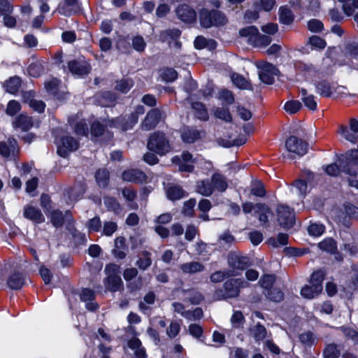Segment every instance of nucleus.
I'll use <instances>...</instances> for the list:
<instances>
[{
    "instance_id": "f257e3e1",
    "label": "nucleus",
    "mask_w": 358,
    "mask_h": 358,
    "mask_svg": "<svg viewBox=\"0 0 358 358\" xmlns=\"http://www.w3.org/2000/svg\"><path fill=\"white\" fill-rule=\"evenodd\" d=\"M340 166L348 184L358 189V150H351L339 158Z\"/></svg>"
},
{
    "instance_id": "79ce46f5",
    "label": "nucleus",
    "mask_w": 358,
    "mask_h": 358,
    "mask_svg": "<svg viewBox=\"0 0 358 358\" xmlns=\"http://www.w3.org/2000/svg\"><path fill=\"white\" fill-rule=\"evenodd\" d=\"M340 355L341 351L334 343L328 344L323 351L324 358H338Z\"/></svg>"
},
{
    "instance_id": "6e6552de",
    "label": "nucleus",
    "mask_w": 358,
    "mask_h": 358,
    "mask_svg": "<svg viewBox=\"0 0 358 358\" xmlns=\"http://www.w3.org/2000/svg\"><path fill=\"white\" fill-rule=\"evenodd\" d=\"M278 222L279 224L285 229L291 228L294 224V214L287 206L283 204L278 205L276 209Z\"/></svg>"
},
{
    "instance_id": "603ef678",
    "label": "nucleus",
    "mask_w": 358,
    "mask_h": 358,
    "mask_svg": "<svg viewBox=\"0 0 358 358\" xmlns=\"http://www.w3.org/2000/svg\"><path fill=\"white\" fill-rule=\"evenodd\" d=\"M275 275L271 274H266L262 276L260 278L259 283L261 287L265 289L269 290L272 288V286L275 281Z\"/></svg>"
},
{
    "instance_id": "e2e57ef3",
    "label": "nucleus",
    "mask_w": 358,
    "mask_h": 358,
    "mask_svg": "<svg viewBox=\"0 0 358 358\" xmlns=\"http://www.w3.org/2000/svg\"><path fill=\"white\" fill-rule=\"evenodd\" d=\"M196 203L195 199H190L184 203L182 213L184 215L191 217L194 215V208Z\"/></svg>"
},
{
    "instance_id": "c03bdc74",
    "label": "nucleus",
    "mask_w": 358,
    "mask_h": 358,
    "mask_svg": "<svg viewBox=\"0 0 358 358\" xmlns=\"http://www.w3.org/2000/svg\"><path fill=\"white\" fill-rule=\"evenodd\" d=\"M271 42V37L262 35L259 33V31H257V34L251 45L257 48H264L269 45Z\"/></svg>"
},
{
    "instance_id": "9d476101",
    "label": "nucleus",
    "mask_w": 358,
    "mask_h": 358,
    "mask_svg": "<svg viewBox=\"0 0 358 358\" xmlns=\"http://www.w3.org/2000/svg\"><path fill=\"white\" fill-rule=\"evenodd\" d=\"M249 286V283L243 279H229L224 284L225 296L228 298L237 297L239 295L240 288Z\"/></svg>"
},
{
    "instance_id": "c756f323",
    "label": "nucleus",
    "mask_w": 358,
    "mask_h": 358,
    "mask_svg": "<svg viewBox=\"0 0 358 358\" xmlns=\"http://www.w3.org/2000/svg\"><path fill=\"white\" fill-rule=\"evenodd\" d=\"M150 255V252L146 250L142 251L139 254L138 258L136 262V265L139 269L145 271L151 266L152 259Z\"/></svg>"
},
{
    "instance_id": "4c0bfd02",
    "label": "nucleus",
    "mask_w": 358,
    "mask_h": 358,
    "mask_svg": "<svg viewBox=\"0 0 358 358\" xmlns=\"http://www.w3.org/2000/svg\"><path fill=\"white\" fill-rule=\"evenodd\" d=\"M109 171L105 169H99L95 175L96 180L99 187H106L109 182Z\"/></svg>"
},
{
    "instance_id": "774afa93",
    "label": "nucleus",
    "mask_w": 358,
    "mask_h": 358,
    "mask_svg": "<svg viewBox=\"0 0 358 358\" xmlns=\"http://www.w3.org/2000/svg\"><path fill=\"white\" fill-rule=\"evenodd\" d=\"M234 242V237L229 231H225L220 234L218 238V243L221 246H229Z\"/></svg>"
},
{
    "instance_id": "5fc2aeb1",
    "label": "nucleus",
    "mask_w": 358,
    "mask_h": 358,
    "mask_svg": "<svg viewBox=\"0 0 358 358\" xmlns=\"http://www.w3.org/2000/svg\"><path fill=\"white\" fill-rule=\"evenodd\" d=\"M246 142V139L241 138H237L234 140H227L224 139L222 138H220L218 139V143L219 145L225 147V148H230L232 146H239L241 145L245 144Z\"/></svg>"
},
{
    "instance_id": "473e14b6",
    "label": "nucleus",
    "mask_w": 358,
    "mask_h": 358,
    "mask_svg": "<svg viewBox=\"0 0 358 358\" xmlns=\"http://www.w3.org/2000/svg\"><path fill=\"white\" fill-rule=\"evenodd\" d=\"M24 278L22 274L19 273H14L12 274L8 280V285L12 289H20L24 282Z\"/></svg>"
},
{
    "instance_id": "dca6fc26",
    "label": "nucleus",
    "mask_w": 358,
    "mask_h": 358,
    "mask_svg": "<svg viewBox=\"0 0 358 358\" xmlns=\"http://www.w3.org/2000/svg\"><path fill=\"white\" fill-rule=\"evenodd\" d=\"M176 15L182 21L192 22L196 19V13L189 6L183 4L176 10Z\"/></svg>"
},
{
    "instance_id": "052dcab7",
    "label": "nucleus",
    "mask_w": 358,
    "mask_h": 358,
    "mask_svg": "<svg viewBox=\"0 0 358 358\" xmlns=\"http://www.w3.org/2000/svg\"><path fill=\"white\" fill-rule=\"evenodd\" d=\"M324 271L321 269L317 270L312 273L309 283L313 284V285L322 286V282L324 280Z\"/></svg>"
},
{
    "instance_id": "6ab92c4d",
    "label": "nucleus",
    "mask_w": 358,
    "mask_h": 358,
    "mask_svg": "<svg viewBox=\"0 0 358 358\" xmlns=\"http://www.w3.org/2000/svg\"><path fill=\"white\" fill-rule=\"evenodd\" d=\"M255 213L258 215V220L262 224L268 222V217L273 215L271 209L265 203L255 204Z\"/></svg>"
},
{
    "instance_id": "338daca9",
    "label": "nucleus",
    "mask_w": 358,
    "mask_h": 358,
    "mask_svg": "<svg viewBox=\"0 0 358 358\" xmlns=\"http://www.w3.org/2000/svg\"><path fill=\"white\" fill-rule=\"evenodd\" d=\"M258 17L259 8L257 3H255V8L254 9H249L246 10L243 17L245 22L248 23H250L256 20Z\"/></svg>"
},
{
    "instance_id": "9b49d317",
    "label": "nucleus",
    "mask_w": 358,
    "mask_h": 358,
    "mask_svg": "<svg viewBox=\"0 0 358 358\" xmlns=\"http://www.w3.org/2000/svg\"><path fill=\"white\" fill-rule=\"evenodd\" d=\"M68 68L72 74L79 76L87 75L90 71V65L85 60L70 61L68 62Z\"/></svg>"
},
{
    "instance_id": "7c9ffc66",
    "label": "nucleus",
    "mask_w": 358,
    "mask_h": 358,
    "mask_svg": "<svg viewBox=\"0 0 358 358\" xmlns=\"http://www.w3.org/2000/svg\"><path fill=\"white\" fill-rule=\"evenodd\" d=\"M301 100L305 106L310 110H315L317 109V102L315 96L313 94H309L306 89H301Z\"/></svg>"
},
{
    "instance_id": "680f3d73",
    "label": "nucleus",
    "mask_w": 358,
    "mask_h": 358,
    "mask_svg": "<svg viewBox=\"0 0 358 358\" xmlns=\"http://www.w3.org/2000/svg\"><path fill=\"white\" fill-rule=\"evenodd\" d=\"M213 26L224 25L227 23V19L226 16L218 10H212Z\"/></svg>"
},
{
    "instance_id": "72a5a7b5",
    "label": "nucleus",
    "mask_w": 358,
    "mask_h": 358,
    "mask_svg": "<svg viewBox=\"0 0 358 358\" xmlns=\"http://www.w3.org/2000/svg\"><path fill=\"white\" fill-rule=\"evenodd\" d=\"M214 116L226 122H231L233 120L229 110L227 108L217 107L213 110Z\"/></svg>"
},
{
    "instance_id": "37998d69",
    "label": "nucleus",
    "mask_w": 358,
    "mask_h": 358,
    "mask_svg": "<svg viewBox=\"0 0 358 358\" xmlns=\"http://www.w3.org/2000/svg\"><path fill=\"white\" fill-rule=\"evenodd\" d=\"M212 11H208L207 9H202L199 18L200 23L203 27L209 28L213 26V17H212Z\"/></svg>"
},
{
    "instance_id": "2eb2a0df",
    "label": "nucleus",
    "mask_w": 358,
    "mask_h": 358,
    "mask_svg": "<svg viewBox=\"0 0 358 358\" xmlns=\"http://www.w3.org/2000/svg\"><path fill=\"white\" fill-rule=\"evenodd\" d=\"M80 8L77 0H65L59 4L58 11L63 15L69 16L79 12Z\"/></svg>"
},
{
    "instance_id": "a878e982",
    "label": "nucleus",
    "mask_w": 358,
    "mask_h": 358,
    "mask_svg": "<svg viewBox=\"0 0 358 358\" xmlns=\"http://www.w3.org/2000/svg\"><path fill=\"white\" fill-rule=\"evenodd\" d=\"M128 347L134 350V355L137 358H146L145 350L142 347L141 341L137 338H133L128 341Z\"/></svg>"
},
{
    "instance_id": "e433bc0d",
    "label": "nucleus",
    "mask_w": 358,
    "mask_h": 358,
    "mask_svg": "<svg viewBox=\"0 0 358 358\" xmlns=\"http://www.w3.org/2000/svg\"><path fill=\"white\" fill-rule=\"evenodd\" d=\"M315 88L317 92L322 96L329 97L332 94L330 84L325 80L315 83Z\"/></svg>"
},
{
    "instance_id": "3c124183",
    "label": "nucleus",
    "mask_w": 358,
    "mask_h": 358,
    "mask_svg": "<svg viewBox=\"0 0 358 358\" xmlns=\"http://www.w3.org/2000/svg\"><path fill=\"white\" fill-rule=\"evenodd\" d=\"M301 108V103L297 100L288 101L284 105L285 110L289 114H294L297 113Z\"/></svg>"
},
{
    "instance_id": "f3484780",
    "label": "nucleus",
    "mask_w": 358,
    "mask_h": 358,
    "mask_svg": "<svg viewBox=\"0 0 358 358\" xmlns=\"http://www.w3.org/2000/svg\"><path fill=\"white\" fill-rule=\"evenodd\" d=\"M17 142L14 138H9L7 141L0 142V155L9 158L15 155Z\"/></svg>"
},
{
    "instance_id": "423d86ee",
    "label": "nucleus",
    "mask_w": 358,
    "mask_h": 358,
    "mask_svg": "<svg viewBox=\"0 0 358 358\" xmlns=\"http://www.w3.org/2000/svg\"><path fill=\"white\" fill-rule=\"evenodd\" d=\"M228 264L231 268L229 271L237 275L250 265L249 258L235 252H231L228 257Z\"/></svg>"
},
{
    "instance_id": "a19ab883",
    "label": "nucleus",
    "mask_w": 358,
    "mask_h": 358,
    "mask_svg": "<svg viewBox=\"0 0 358 358\" xmlns=\"http://www.w3.org/2000/svg\"><path fill=\"white\" fill-rule=\"evenodd\" d=\"M20 87V79L19 77H13L4 84L6 92L10 94L16 93Z\"/></svg>"
},
{
    "instance_id": "393cba45",
    "label": "nucleus",
    "mask_w": 358,
    "mask_h": 358,
    "mask_svg": "<svg viewBox=\"0 0 358 358\" xmlns=\"http://www.w3.org/2000/svg\"><path fill=\"white\" fill-rule=\"evenodd\" d=\"M192 109L194 116L201 121H207L209 118L208 110L205 105L201 102H192Z\"/></svg>"
},
{
    "instance_id": "412c9836",
    "label": "nucleus",
    "mask_w": 358,
    "mask_h": 358,
    "mask_svg": "<svg viewBox=\"0 0 358 358\" xmlns=\"http://www.w3.org/2000/svg\"><path fill=\"white\" fill-rule=\"evenodd\" d=\"M180 268L183 273L194 274L204 271L205 266L198 262H190L180 265Z\"/></svg>"
},
{
    "instance_id": "f03ea898",
    "label": "nucleus",
    "mask_w": 358,
    "mask_h": 358,
    "mask_svg": "<svg viewBox=\"0 0 358 358\" xmlns=\"http://www.w3.org/2000/svg\"><path fill=\"white\" fill-rule=\"evenodd\" d=\"M120 266L115 264H107L105 273L107 278L104 280L105 286L110 292H117L123 289V282L120 275Z\"/></svg>"
},
{
    "instance_id": "ddd939ff",
    "label": "nucleus",
    "mask_w": 358,
    "mask_h": 358,
    "mask_svg": "<svg viewBox=\"0 0 358 358\" xmlns=\"http://www.w3.org/2000/svg\"><path fill=\"white\" fill-rule=\"evenodd\" d=\"M38 127V122H35L31 117L24 114H20L13 122L14 129H20L22 131H27L33 127Z\"/></svg>"
},
{
    "instance_id": "0eeeda50",
    "label": "nucleus",
    "mask_w": 358,
    "mask_h": 358,
    "mask_svg": "<svg viewBox=\"0 0 358 358\" xmlns=\"http://www.w3.org/2000/svg\"><path fill=\"white\" fill-rule=\"evenodd\" d=\"M308 143L295 136H290L285 141V148L289 152L302 157L308 152Z\"/></svg>"
},
{
    "instance_id": "49530a36",
    "label": "nucleus",
    "mask_w": 358,
    "mask_h": 358,
    "mask_svg": "<svg viewBox=\"0 0 358 358\" xmlns=\"http://www.w3.org/2000/svg\"><path fill=\"white\" fill-rule=\"evenodd\" d=\"M234 275H235V273H233L229 270L217 271L211 274L210 279L211 282L216 283L222 282L225 278Z\"/></svg>"
},
{
    "instance_id": "13d9d810",
    "label": "nucleus",
    "mask_w": 358,
    "mask_h": 358,
    "mask_svg": "<svg viewBox=\"0 0 358 358\" xmlns=\"http://www.w3.org/2000/svg\"><path fill=\"white\" fill-rule=\"evenodd\" d=\"M64 216L59 210H53L50 214V221L55 227H61L64 223Z\"/></svg>"
},
{
    "instance_id": "09e8293b",
    "label": "nucleus",
    "mask_w": 358,
    "mask_h": 358,
    "mask_svg": "<svg viewBox=\"0 0 358 358\" xmlns=\"http://www.w3.org/2000/svg\"><path fill=\"white\" fill-rule=\"evenodd\" d=\"M288 243V235L283 233H280L277 238H271L268 240V243L273 247L278 248L287 245Z\"/></svg>"
},
{
    "instance_id": "58836bf2",
    "label": "nucleus",
    "mask_w": 358,
    "mask_h": 358,
    "mask_svg": "<svg viewBox=\"0 0 358 358\" xmlns=\"http://www.w3.org/2000/svg\"><path fill=\"white\" fill-rule=\"evenodd\" d=\"M257 28L255 26H250L239 30V35L241 37L248 38V42L251 45L257 34Z\"/></svg>"
},
{
    "instance_id": "b1692460",
    "label": "nucleus",
    "mask_w": 358,
    "mask_h": 358,
    "mask_svg": "<svg viewBox=\"0 0 358 358\" xmlns=\"http://www.w3.org/2000/svg\"><path fill=\"white\" fill-rule=\"evenodd\" d=\"M187 193L179 185H173L168 187L166 195L171 201L179 200L187 196Z\"/></svg>"
},
{
    "instance_id": "1a4fd4ad",
    "label": "nucleus",
    "mask_w": 358,
    "mask_h": 358,
    "mask_svg": "<svg viewBox=\"0 0 358 358\" xmlns=\"http://www.w3.org/2000/svg\"><path fill=\"white\" fill-rule=\"evenodd\" d=\"M165 117L164 112L159 108H155L151 109L146 115L145 119L141 123V128L145 131L153 129Z\"/></svg>"
},
{
    "instance_id": "5701e85b",
    "label": "nucleus",
    "mask_w": 358,
    "mask_h": 358,
    "mask_svg": "<svg viewBox=\"0 0 358 358\" xmlns=\"http://www.w3.org/2000/svg\"><path fill=\"white\" fill-rule=\"evenodd\" d=\"M322 291V286L313 285V284L306 285L301 289V294L303 297L312 299L318 296Z\"/></svg>"
},
{
    "instance_id": "aec40b11",
    "label": "nucleus",
    "mask_w": 358,
    "mask_h": 358,
    "mask_svg": "<svg viewBox=\"0 0 358 358\" xmlns=\"http://www.w3.org/2000/svg\"><path fill=\"white\" fill-rule=\"evenodd\" d=\"M195 191L203 196H210L214 192L211 180H200L196 181Z\"/></svg>"
},
{
    "instance_id": "cd10ccee",
    "label": "nucleus",
    "mask_w": 358,
    "mask_h": 358,
    "mask_svg": "<svg viewBox=\"0 0 358 358\" xmlns=\"http://www.w3.org/2000/svg\"><path fill=\"white\" fill-rule=\"evenodd\" d=\"M210 180L214 190L216 189L222 192H224L228 187L226 178L220 173L213 174Z\"/></svg>"
},
{
    "instance_id": "4be33fe9",
    "label": "nucleus",
    "mask_w": 358,
    "mask_h": 358,
    "mask_svg": "<svg viewBox=\"0 0 358 358\" xmlns=\"http://www.w3.org/2000/svg\"><path fill=\"white\" fill-rule=\"evenodd\" d=\"M24 215L26 218L36 223H42L45 221V217L41 210L33 206L25 207L24 210Z\"/></svg>"
},
{
    "instance_id": "39448f33",
    "label": "nucleus",
    "mask_w": 358,
    "mask_h": 358,
    "mask_svg": "<svg viewBox=\"0 0 358 358\" xmlns=\"http://www.w3.org/2000/svg\"><path fill=\"white\" fill-rule=\"evenodd\" d=\"M55 143L57 146V153L63 157L70 152L75 151L78 148V143L73 137L68 135H62L56 139Z\"/></svg>"
},
{
    "instance_id": "8fccbe9b",
    "label": "nucleus",
    "mask_w": 358,
    "mask_h": 358,
    "mask_svg": "<svg viewBox=\"0 0 358 358\" xmlns=\"http://www.w3.org/2000/svg\"><path fill=\"white\" fill-rule=\"evenodd\" d=\"M122 193L125 199L129 202L130 207L132 209H136L138 208V205L136 203H133L134 199L136 197V193L132 189L129 188H124L122 190Z\"/></svg>"
},
{
    "instance_id": "7ed1b4c3",
    "label": "nucleus",
    "mask_w": 358,
    "mask_h": 358,
    "mask_svg": "<svg viewBox=\"0 0 358 358\" xmlns=\"http://www.w3.org/2000/svg\"><path fill=\"white\" fill-rule=\"evenodd\" d=\"M148 148L159 155H164L171 150V146L166 135L160 131L152 134L149 138Z\"/></svg>"
},
{
    "instance_id": "ea45409f",
    "label": "nucleus",
    "mask_w": 358,
    "mask_h": 358,
    "mask_svg": "<svg viewBox=\"0 0 358 358\" xmlns=\"http://www.w3.org/2000/svg\"><path fill=\"white\" fill-rule=\"evenodd\" d=\"M233 83L241 90L250 89V83L241 75L238 73H233L231 76Z\"/></svg>"
},
{
    "instance_id": "4d7b16f0",
    "label": "nucleus",
    "mask_w": 358,
    "mask_h": 358,
    "mask_svg": "<svg viewBox=\"0 0 358 358\" xmlns=\"http://www.w3.org/2000/svg\"><path fill=\"white\" fill-rule=\"evenodd\" d=\"M251 194L259 197H264L266 195V190L261 181H254L251 185Z\"/></svg>"
},
{
    "instance_id": "20e7f679",
    "label": "nucleus",
    "mask_w": 358,
    "mask_h": 358,
    "mask_svg": "<svg viewBox=\"0 0 358 358\" xmlns=\"http://www.w3.org/2000/svg\"><path fill=\"white\" fill-rule=\"evenodd\" d=\"M255 65L258 69V76L260 80L266 84H272L274 81V77L279 73L277 67L266 61H258Z\"/></svg>"
},
{
    "instance_id": "a18cd8bd",
    "label": "nucleus",
    "mask_w": 358,
    "mask_h": 358,
    "mask_svg": "<svg viewBox=\"0 0 358 358\" xmlns=\"http://www.w3.org/2000/svg\"><path fill=\"white\" fill-rule=\"evenodd\" d=\"M180 35L178 29H166L160 33L159 38L163 42L169 41V39H176Z\"/></svg>"
},
{
    "instance_id": "2f4dec72",
    "label": "nucleus",
    "mask_w": 358,
    "mask_h": 358,
    "mask_svg": "<svg viewBox=\"0 0 358 358\" xmlns=\"http://www.w3.org/2000/svg\"><path fill=\"white\" fill-rule=\"evenodd\" d=\"M266 328L260 324L259 323L256 325L252 327L250 329V335L255 338L257 342H259L263 341L266 336Z\"/></svg>"
},
{
    "instance_id": "bb28decb",
    "label": "nucleus",
    "mask_w": 358,
    "mask_h": 358,
    "mask_svg": "<svg viewBox=\"0 0 358 358\" xmlns=\"http://www.w3.org/2000/svg\"><path fill=\"white\" fill-rule=\"evenodd\" d=\"M116 96L110 92H102L96 96V101L103 107L113 105L116 101Z\"/></svg>"
},
{
    "instance_id": "bf43d9fd",
    "label": "nucleus",
    "mask_w": 358,
    "mask_h": 358,
    "mask_svg": "<svg viewBox=\"0 0 358 358\" xmlns=\"http://www.w3.org/2000/svg\"><path fill=\"white\" fill-rule=\"evenodd\" d=\"M267 298L275 302H280L283 299V292L278 288H271L266 294Z\"/></svg>"
},
{
    "instance_id": "de8ad7c7",
    "label": "nucleus",
    "mask_w": 358,
    "mask_h": 358,
    "mask_svg": "<svg viewBox=\"0 0 358 358\" xmlns=\"http://www.w3.org/2000/svg\"><path fill=\"white\" fill-rule=\"evenodd\" d=\"M27 71L30 76L38 77L43 73L44 67L41 62H37L31 64L27 69Z\"/></svg>"
},
{
    "instance_id": "a211bd4d",
    "label": "nucleus",
    "mask_w": 358,
    "mask_h": 358,
    "mask_svg": "<svg viewBox=\"0 0 358 358\" xmlns=\"http://www.w3.org/2000/svg\"><path fill=\"white\" fill-rule=\"evenodd\" d=\"M80 298L82 301L86 302V308L90 311H94L98 308L96 303L92 302L95 298L94 292L92 289L84 288L81 290Z\"/></svg>"
},
{
    "instance_id": "f8f14e48",
    "label": "nucleus",
    "mask_w": 358,
    "mask_h": 358,
    "mask_svg": "<svg viewBox=\"0 0 358 358\" xmlns=\"http://www.w3.org/2000/svg\"><path fill=\"white\" fill-rule=\"evenodd\" d=\"M122 179L126 182L142 183L146 181L147 176L139 169H131L125 170L122 173Z\"/></svg>"
},
{
    "instance_id": "0e129e2a",
    "label": "nucleus",
    "mask_w": 358,
    "mask_h": 358,
    "mask_svg": "<svg viewBox=\"0 0 358 358\" xmlns=\"http://www.w3.org/2000/svg\"><path fill=\"white\" fill-rule=\"evenodd\" d=\"M324 226L319 223H311L308 227L309 234L313 236H321L324 233Z\"/></svg>"
},
{
    "instance_id": "f704fd0d",
    "label": "nucleus",
    "mask_w": 358,
    "mask_h": 358,
    "mask_svg": "<svg viewBox=\"0 0 358 358\" xmlns=\"http://www.w3.org/2000/svg\"><path fill=\"white\" fill-rule=\"evenodd\" d=\"M280 21L285 24H290L294 20L292 10L287 6H282L279 9Z\"/></svg>"
},
{
    "instance_id": "6e6d98bb",
    "label": "nucleus",
    "mask_w": 358,
    "mask_h": 358,
    "mask_svg": "<svg viewBox=\"0 0 358 358\" xmlns=\"http://www.w3.org/2000/svg\"><path fill=\"white\" fill-rule=\"evenodd\" d=\"M319 248L326 252L332 253L336 249V242L332 238H326L318 244Z\"/></svg>"
},
{
    "instance_id": "69168bd1",
    "label": "nucleus",
    "mask_w": 358,
    "mask_h": 358,
    "mask_svg": "<svg viewBox=\"0 0 358 358\" xmlns=\"http://www.w3.org/2000/svg\"><path fill=\"white\" fill-rule=\"evenodd\" d=\"M338 133L342 135L347 141L352 143H355L357 138V135L354 132H351L346 126L341 125Z\"/></svg>"
},
{
    "instance_id": "4468645a",
    "label": "nucleus",
    "mask_w": 358,
    "mask_h": 358,
    "mask_svg": "<svg viewBox=\"0 0 358 358\" xmlns=\"http://www.w3.org/2000/svg\"><path fill=\"white\" fill-rule=\"evenodd\" d=\"M138 120V115L136 113H132L127 120H125L124 117H122L113 120L111 121L112 124H110V126L116 127L120 128L123 131H126L131 129L137 123Z\"/></svg>"
},
{
    "instance_id": "864d4df0",
    "label": "nucleus",
    "mask_w": 358,
    "mask_h": 358,
    "mask_svg": "<svg viewBox=\"0 0 358 358\" xmlns=\"http://www.w3.org/2000/svg\"><path fill=\"white\" fill-rule=\"evenodd\" d=\"M134 85L131 79H122L117 82L115 89L122 93H127Z\"/></svg>"
},
{
    "instance_id": "c85d7f7f",
    "label": "nucleus",
    "mask_w": 358,
    "mask_h": 358,
    "mask_svg": "<svg viewBox=\"0 0 358 358\" xmlns=\"http://www.w3.org/2000/svg\"><path fill=\"white\" fill-rule=\"evenodd\" d=\"M181 137L184 142L192 143L201 138V132L193 128L185 127L182 131Z\"/></svg>"
},
{
    "instance_id": "c9c22d12",
    "label": "nucleus",
    "mask_w": 358,
    "mask_h": 358,
    "mask_svg": "<svg viewBox=\"0 0 358 358\" xmlns=\"http://www.w3.org/2000/svg\"><path fill=\"white\" fill-rule=\"evenodd\" d=\"M343 3L342 8L344 13L348 15H352L355 9L358 8V0H338Z\"/></svg>"
}]
</instances>
